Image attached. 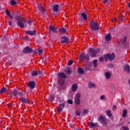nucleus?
<instances>
[{"label": "nucleus", "instance_id": "1", "mask_svg": "<svg viewBox=\"0 0 130 130\" xmlns=\"http://www.w3.org/2000/svg\"><path fill=\"white\" fill-rule=\"evenodd\" d=\"M97 54V51L93 48H90L88 50V55H85L84 53H81L79 56L80 60H84V59H86V60H89V56L90 55L91 57H95Z\"/></svg>", "mask_w": 130, "mask_h": 130}, {"label": "nucleus", "instance_id": "2", "mask_svg": "<svg viewBox=\"0 0 130 130\" xmlns=\"http://www.w3.org/2000/svg\"><path fill=\"white\" fill-rule=\"evenodd\" d=\"M90 26L91 30L94 31H97V30H99V26L98 25V24H97V23L94 21L90 22Z\"/></svg>", "mask_w": 130, "mask_h": 130}, {"label": "nucleus", "instance_id": "3", "mask_svg": "<svg viewBox=\"0 0 130 130\" xmlns=\"http://www.w3.org/2000/svg\"><path fill=\"white\" fill-rule=\"evenodd\" d=\"M114 57H115V54H114V53H112V54H108L104 55V58L106 61H107L108 60H113V59H114Z\"/></svg>", "mask_w": 130, "mask_h": 130}, {"label": "nucleus", "instance_id": "4", "mask_svg": "<svg viewBox=\"0 0 130 130\" xmlns=\"http://www.w3.org/2000/svg\"><path fill=\"white\" fill-rule=\"evenodd\" d=\"M81 98V93H78L76 94L75 98V102L77 105H79V104L81 103V102L80 101V98Z\"/></svg>", "mask_w": 130, "mask_h": 130}, {"label": "nucleus", "instance_id": "5", "mask_svg": "<svg viewBox=\"0 0 130 130\" xmlns=\"http://www.w3.org/2000/svg\"><path fill=\"white\" fill-rule=\"evenodd\" d=\"M99 120L101 123H103V124H106V117L103 115H101L99 119Z\"/></svg>", "mask_w": 130, "mask_h": 130}, {"label": "nucleus", "instance_id": "6", "mask_svg": "<svg viewBox=\"0 0 130 130\" xmlns=\"http://www.w3.org/2000/svg\"><path fill=\"white\" fill-rule=\"evenodd\" d=\"M69 41H70V39H69V38L67 37H62L61 38V40L60 42L61 43H69Z\"/></svg>", "mask_w": 130, "mask_h": 130}, {"label": "nucleus", "instance_id": "7", "mask_svg": "<svg viewBox=\"0 0 130 130\" xmlns=\"http://www.w3.org/2000/svg\"><path fill=\"white\" fill-rule=\"evenodd\" d=\"M49 28V32L51 33V32H53L54 33H57V30H56V28L54 26H50Z\"/></svg>", "mask_w": 130, "mask_h": 130}, {"label": "nucleus", "instance_id": "8", "mask_svg": "<svg viewBox=\"0 0 130 130\" xmlns=\"http://www.w3.org/2000/svg\"><path fill=\"white\" fill-rule=\"evenodd\" d=\"M26 34H28V35H35L36 34V31L35 30L31 31V30H27L25 31Z\"/></svg>", "mask_w": 130, "mask_h": 130}, {"label": "nucleus", "instance_id": "9", "mask_svg": "<svg viewBox=\"0 0 130 130\" xmlns=\"http://www.w3.org/2000/svg\"><path fill=\"white\" fill-rule=\"evenodd\" d=\"M32 51V49L26 47L23 50L24 53H29Z\"/></svg>", "mask_w": 130, "mask_h": 130}, {"label": "nucleus", "instance_id": "10", "mask_svg": "<svg viewBox=\"0 0 130 130\" xmlns=\"http://www.w3.org/2000/svg\"><path fill=\"white\" fill-rule=\"evenodd\" d=\"M58 76L59 78H61L62 79H67V74L63 73H59Z\"/></svg>", "mask_w": 130, "mask_h": 130}, {"label": "nucleus", "instance_id": "11", "mask_svg": "<svg viewBox=\"0 0 130 130\" xmlns=\"http://www.w3.org/2000/svg\"><path fill=\"white\" fill-rule=\"evenodd\" d=\"M28 87L30 89H34L35 87V83L34 81L29 82L28 83Z\"/></svg>", "mask_w": 130, "mask_h": 130}, {"label": "nucleus", "instance_id": "12", "mask_svg": "<svg viewBox=\"0 0 130 130\" xmlns=\"http://www.w3.org/2000/svg\"><path fill=\"white\" fill-rule=\"evenodd\" d=\"M63 107H64V105L63 104L59 105V107L57 109V111L58 112H59V113H60V112H61V111H62V108H63Z\"/></svg>", "mask_w": 130, "mask_h": 130}, {"label": "nucleus", "instance_id": "13", "mask_svg": "<svg viewBox=\"0 0 130 130\" xmlns=\"http://www.w3.org/2000/svg\"><path fill=\"white\" fill-rule=\"evenodd\" d=\"M18 95V91L17 90H13L11 92V96L13 97V96H14V97H17V95Z\"/></svg>", "mask_w": 130, "mask_h": 130}, {"label": "nucleus", "instance_id": "14", "mask_svg": "<svg viewBox=\"0 0 130 130\" xmlns=\"http://www.w3.org/2000/svg\"><path fill=\"white\" fill-rule=\"evenodd\" d=\"M17 23L18 26L19 27H20V28L24 27V23L22 22V21L18 20Z\"/></svg>", "mask_w": 130, "mask_h": 130}, {"label": "nucleus", "instance_id": "15", "mask_svg": "<svg viewBox=\"0 0 130 130\" xmlns=\"http://www.w3.org/2000/svg\"><path fill=\"white\" fill-rule=\"evenodd\" d=\"M38 9L42 13H45V10L44 8L42 7V5L39 4L38 6Z\"/></svg>", "mask_w": 130, "mask_h": 130}, {"label": "nucleus", "instance_id": "16", "mask_svg": "<svg viewBox=\"0 0 130 130\" xmlns=\"http://www.w3.org/2000/svg\"><path fill=\"white\" fill-rule=\"evenodd\" d=\"M98 123H92V122H88V126L90 127L91 128H93L94 127H95V126H97Z\"/></svg>", "mask_w": 130, "mask_h": 130}, {"label": "nucleus", "instance_id": "17", "mask_svg": "<svg viewBox=\"0 0 130 130\" xmlns=\"http://www.w3.org/2000/svg\"><path fill=\"white\" fill-rule=\"evenodd\" d=\"M124 72H125L126 73H129L130 72V67L128 65H126L125 66L124 68Z\"/></svg>", "mask_w": 130, "mask_h": 130}, {"label": "nucleus", "instance_id": "18", "mask_svg": "<svg viewBox=\"0 0 130 130\" xmlns=\"http://www.w3.org/2000/svg\"><path fill=\"white\" fill-rule=\"evenodd\" d=\"M77 89H78V86L77 85V84H73L72 87V91L76 92L77 91Z\"/></svg>", "mask_w": 130, "mask_h": 130}, {"label": "nucleus", "instance_id": "19", "mask_svg": "<svg viewBox=\"0 0 130 130\" xmlns=\"http://www.w3.org/2000/svg\"><path fill=\"white\" fill-rule=\"evenodd\" d=\"M20 101H21L23 103H30V101L26 100V99L23 98H20Z\"/></svg>", "mask_w": 130, "mask_h": 130}, {"label": "nucleus", "instance_id": "20", "mask_svg": "<svg viewBox=\"0 0 130 130\" xmlns=\"http://www.w3.org/2000/svg\"><path fill=\"white\" fill-rule=\"evenodd\" d=\"M53 11L55 12H58V5H55L53 6Z\"/></svg>", "mask_w": 130, "mask_h": 130}, {"label": "nucleus", "instance_id": "21", "mask_svg": "<svg viewBox=\"0 0 130 130\" xmlns=\"http://www.w3.org/2000/svg\"><path fill=\"white\" fill-rule=\"evenodd\" d=\"M81 17H82L83 19L85 20V21H87L88 17L87 16V14H86V13H82L81 14Z\"/></svg>", "mask_w": 130, "mask_h": 130}, {"label": "nucleus", "instance_id": "22", "mask_svg": "<svg viewBox=\"0 0 130 130\" xmlns=\"http://www.w3.org/2000/svg\"><path fill=\"white\" fill-rule=\"evenodd\" d=\"M96 87V85H95V84L90 82L88 83V87L89 88H95Z\"/></svg>", "mask_w": 130, "mask_h": 130}, {"label": "nucleus", "instance_id": "23", "mask_svg": "<svg viewBox=\"0 0 130 130\" xmlns=\"http://www.w3.org/2000/svg\"><path fill=\"white\" fill-rule=\"evenodd\" d=\"M111 39V35L110 34H109L105 37V40L106 41H109Z\"/></svg>", "mask_w": 130, "mask_h": 130}, {"label": "nucleus", "instance_id": "24", "mask_svg": "<svg viewBox=\"0 0 130 130\" xmlns=\"http://www.w3.org/2000/svg\"><path fill=\"white\" fill-rule=\"evenodd\" d=\"M106 112L109 117H111V116H112V114L111 113V111L110 110H108L106 111Z\"/></svg>", "mask_w": 130, "mask_h": 130}, {"label": "nucleus", "instance_id": "25", "mask_svg": "<svg viewBox=\"0 0 130 130\" xmlns=\"http://www.w3.org/2000/svg\"><path fill=\"white\" fill-rule=\"evenodd\" d=\"M6 13L8 16L9 18H10L11 19H13V17H12V15H11V12H10V11H9L8 10H6Z\"/></svg>", "mask_w": 130, "mask_h": 130}, {"label": "nucleus", "instance_id": "26", "mask_svg": "<svg viewBox=\"0 0 130 130\" xmlns=\"http://www.w3.org/2000/svg\"><path fill=\"white\" fill-rule=\"evenodd\" d=\"M105 77L106 79H110V77H111V74L109 72H106L105 73Z\"/></svg>", "mask_w": 130, "mask_h": 130}, {"label": "nucleus", "instance_id": "27", "mask_svg": "<svg viewBox=\"0 0 130 130\" xmlns=\"http://www.w3.org/2000/svg\"><path fill=\"white\" fill-rule=\"evenodd\" d=\"M6 92H7V89L6 88V87H3L0 90V93H1L2 94L6 93Z\"/></svg>", "mask_w": 130, "mask_h": 130}, {"label": "nucleus", "instance_id": "28", "mask_svg": "<svg viewBox=\"0 0 130 130\" xmlns=\"http://www.w3.org/2000/svg\"><path fill=\"white\" fill-rule=\"evenodd\" d=\"M78 72L79 74H84V70H83V69L81 67L78 68Z\"/></svg>", "mask_w": 130, "mask_h": 130}, {"label": "nucleus", "instance_id": "29", "mask_svg": "<svg viewBox=\"0 0 130 130\" xmlns=\"http://www.w3.org/2000/svg\"><path fill=\"white\" fill-rule=\"evenodd\" d=\"M65 73H67L68 75H70L71 71L70 68H67L64 70Z\"/></svg>", "mask_w": 130, "mask_h": 130}, {"label": "nucleus", "instance_id": "30", "mask_svg": "<svg viewBox=\"0 0 130 130\" xmlns=\"http://www.w3.org/2000/svg\"><path fill=\"white\" fill-rule=\"evenodd\" d=\"M10 3L11 6H15V5H17V2L14 0H11Z\"/></svg>", "mask_w": 130, "mask_h": 130}, {"label": "nucleus", "instance_id": "31", "mask_svg": "<svg viewBox=\"0 0 130 130\" xmlns=\"http://www.w3.org/2000/svg\"><path fill=\"white\" fill-rule=\"evenodd\" d=\"M32 76L35 77V76H37L38 75V73L36 71H33L31 73Z\"/></svg>", "mask_w": 130, "mask_h": 130}, {"label": "nucleus", "instance_id": "32", "mask_svg": "<svg viewBox=\"0 0 130 130\" xmlns=\"http://www.w3.org/2000/svg\"><path fill=\"white\" fill-rule=\"evenodd\" d=\"M126 114H127V111L126 110H124L122 114L123 117H125V116H126Z\"/></svg>", "mask_w": 130, "mask_h": 130}, {"label": "nucleus", "instance_id": "33", "mask_svg": "<svg viewBox=\"0 0 130 130\" xmlns=\"http://www.w3.org/2000/svg\"><path fill=\"white\" fill-rule=\"evenodd\" d=\"M38 51H39V55H41V54H42V53H43V51L42 50V49L39 48Z\"/></svg>", "mask_w": 130, "mask_h": 130}, {"label": "nucleus", "instance_id": "34", "mask_svg": "<svg viewBox=\"0 0 130 130\" xmlns=\"http://www.w3.org/2000/svg\"><path fill=\"white\" fill-rule=\"evenodd\" d=\"M93 64L94 68H97V59H95L93 61Z\"/></svg>", "mask_w": 130, "mask_h": 130}, {"label": "nucleus", "instance_id": "35", "mask_svg": "<svg viewBox=\"0 0 130 130\" xmlns=\"http://www.w3.org/2000/svg\"><path fill=\"white\" fill-rule=\"evenodd\" d=\"M126 41V38H124L123 40H121L119 41V43L120 44V42H122L123 43H124Z\"/></svg>", "mask_w": 130, "mask_h": 130}, {"label": "nucleus", "instance_id": "36", "mask_svg": "<svg viewBox=\"0 0 130 130\" xmlns=\"http://www.w3.org/2000/svg\"><path fill=\"white\" fill-rule=\"evenodd\" d=\"M60 32H62V33H65L66 32V29H64L63 28H61L60 29Z\"/></svg>", "mask_w": 130, "mask_h": 130}, {"label": "nucleus", "instance_id": "37", "mask_svg": "<svg viewBox=\"0 0 130 130\" xmlns=\"http://www.w3.org/2000/svg\"><path fill=\"white\" fill-rule=\"evenodd\" d=\"M87 113H88V110H84L83 111V114H87Z\"/></svg>", "mask_w": 130, "mask_h": 130}, {"label": "nucleus", "instance_id": "38", "mask_svg": "<svg viewBox=\"0 0 130 130\" xmlns=\"http://www.w3.org/2000/svg\"><path fill=\"white\" fill-rule=\"evenodd\" d=\"M72 64H73V60H70L68 61V65L71 66Z\"/></svg>", "mask_w": 130, "mask_h": 130}, {"label": "nucleus", "instance_id": "39", "mask_svg": "<svg viewBox=\"0 0 130 130\" xmlns=\"http://www.w3.org/2000/svg\"><path fill=\"white\" fill-rule=\"evenodd\" d=\"M76 115H81V112L79 111H76Z\"/></svg>", "mask_w": 130, "mask_h": 130}, {"label": "nucleus", "instance_id": "40", "mask_svg": "<svg viewBox=\"0 0 130 130\" xmlns=\"http://www.w3.org/2000/svg\"><path fill=\"white\" fill-rule=\"evenodd\" d=\"M59 85H60V86H62V85L64 84V81H62L61 82L59 81Z\"/></svg>", "mask_w": 130, "mask_h": 130}, {"label": "nucleus", "instance_id": "41", "mask_svg": "<svg viewBox=\"0 0 130 130\" xmlns=\"http://www.w3.org/2000/svg\"><path fill=\"white\" fill-rule=\"evenodd\" d=\"M68 103L69 104H73V101H72V100H69L68 101Z\"/></svg>", "mask_w": 130, "mask_h": 130}, {"label": "nucleus", "instance_id": "42", "mask_svg": "<svg viewBox=\"0 0 130 130\" xmlns=\"http://www.w3.org/2000/svg\"><path fill=\"white\" fill-rule=\"evenodd\" d=\"M100 61H102V62H103V61L104 60V58H103V57H101L100 58Z\"/></svg>", "mask_w": 130, "mask_h": 130}, {"label": "nucleus", "instance_id": "43", "mask_svg": "<svg viewBox=\"0 0 130 130\" xmlns=\"http://www.w3.org/2000/svg\"><path fill=\"white\" fill-rule=\"evenodd\" d=\"M116 109H117V107H116L115 105L113 106V110H116Z\"/></svg>", "mask_w": 130, "mask_h": 130}, {"label": "nucleus", "instance_id": "44", "mask_svg": "<svg viewBox=\"0 0 130 130\" xmlns=\"http://www.w3.org/2000/svg\"><path fill=\"white\" fill-rule=\"evenodd\" d=\"M104 98H105V96L104 95H101L100 97V99L101 100H103L104 99Z\"/></svg>", "mask_w": 130, "mask_h": 130}, {"label": "nucleus", "instance_id": "45", "mask_svg": "<svg viewBox=\"0 0 130 130\" xmlns=\"http://www.w3.org/2000/svg\"><path fill=\"white\" fill-rule=\"evenodd\" d=\"M8 23H9V24L10 26H12V25H13V22H12V21H9L8 22Z\"/></svg>", "mask_w": 130, "mask_h": 130}, {"label": "nucleus", "instance_id": "46", "mask_svg": "<svg viewBox=\"0 0 130 130\" xmlns=\"http://www.w3.org/2000/svg\"><path fill=\"white\" fill-rule=\"evenodd\" d=\"M50 100H51V101L54 100V97H53V96H51V99H50Z\"/></svg>", "mask_w": 130, "mask_h": 130}, {"label": "nucleus", "instance_id": "47", "mask_svg": "<svg viewBox=\"0 0 130 130\" xmlns=\"http://www.w3.org/2000/svg\"><path fill=\"white\" fill-rule=\"evenodd\" d=\"M7 105L8 106V108H11L12 106H11V104H8Z\"/></svg>", "mask_w": 130, "mask_h": 130}, {"label": "nucleus", "instance_id": "48", "mask_svg": "<svg viewBox=\"0 0 130 130\" xmlns=\"http://www.w3.org/2000/svg\"><path fill=\"white\" fill-rule=\"evenodd\" d=\"M123 128L124 130H128V128L127 127H123Z\"/></svg>", "mask_w": 130, "mask_h": 130}, {"label": "nucleus", "instance_id": "49", "mask_svg": "<svg viewBox=\"0 0 130 130\" xmlns=\"http://www.w3.org/2000/svg\"><path fill=\"white\" fill-rule=\"evenodd\" d=\"M108 2V0H104L103 4H105Z\"/></svg>", "mask_w": 130, "mask_h": 130}, {"label": "nucleus", "instance_id": "50", "mask_svg": "<svg viewBox=\"0 0 130 130\" xmlns=\"http://www.w3.org/2000/svg\"><path fill=\"white\" fill-rule=\"evenodd\" d=\"M27 23L29 25H30V24H31V21L30 20H28L27 21Z\"/></svg>", "mask_w": 130, "mask_h": 130}, {"label": "nucleus", "instance_id": "51", "mask_svg": "<svg viewBox=\"0 0 130 130\" xmlns=\"http://www.w3.org/2000/svg\"><path fill=\"white\" fill-rule=\"evenodd\" d=\"M116 18H115V19H112V21L113 22H115V21H116Z\"/></svg>", "mask_w": 130, "mask_h": 130}, {"label": "nucleus", "instance_id": "52", "mask_svg": "<svg viewBox=\"0 0 130 130\" xmlns=\"http://www.w3.org/2000/svg\"><path fill=\"white\" fill-rule=\"evenodd\" d=\"M128 8H129V9H130V3L128 4Z\"/></svg>", "mask_w": 130, "mask_h": 130}, {"label": "nucleus", "instance_id": "53", "mask_svg": "<svg viewBox=\"0 0 130 130\" xmlns=\"http://www.w3.org/2000/svg\"><path fill=\"white\" fill-rule=\"evenodd\" d=\"M24 39V40H29V39L28 38H27L26 39Z\"/></svg>", "mask_w": 130, "mask_h": 130}, {"label": "nucleus", "instance_id": "54", "mask_svg": "<svg viewBox=\"0 0 130 130\" xmlns=\"http://www.w3.org/2000/svg\"><path fill=\"white\" fill-rule=\"evenodd\" d=\"M39 74H41V73L39 72Z\"/></svg>", "mask_w": 130, "mask_h": 130}]
</instances>
